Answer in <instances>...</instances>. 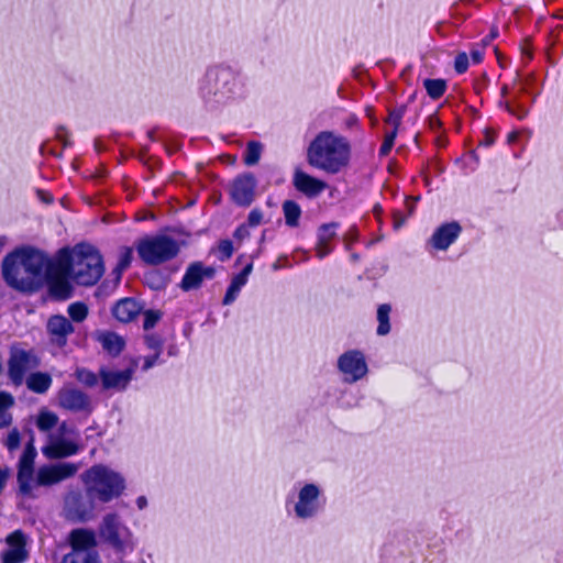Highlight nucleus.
Returning <instances> with one entry per match:
<instances>
[{
    "mask_svg": "<svg viewBox=\"0 0 563 563\" xmlns=\"http://www.w3.org/2000/svg\"><path fill=\"white\" fill-rule=\"evenodd\" d=\"M49 264L44 252L32 246H21L4 256L2 276L13 289L33 292L41 286L44 268Z\"/></svg>",
    "mask_w": 563,
    "mask_h": 563,
    "instance_id": "f257e3e1",
    "label": "nucleus"
},
{
    "mask_svg": "<svg viewBox=\"0 0 563 563\" xmlns=\"http://www.w3.org/2000/svg\"><path fill=\"white\" fill-rule=\"evenodd\" d=\"M352 145L347 137L333 131H321L309 143L306 152L308 165L328 175H338L351 164Z\"/></svg>",
    "mask_w": 563,
    "mask_h": 563,
    "instance_id": "f03ea898",
    "label": "nucleus"
},
{
    "mask_svg": "<svg viewBox=\"0 0 563 563\" xmlns=\"http://www.w3.org/2000/svg\"><path fill=\"white\" fill-rule=\"evenodd\" d=\"M58 258H68L73 266V279L80 286L96 285L104 273L103 260L99 251L88 244L79 243L73 251L63 247L58 252Z\"/></svg>",
    "mask_w": 563,
    "mask_h": 563,
    "instance_id": "7ed1b4c3",
    "label": "nucleus"
},
{
    "mask_svg": "<svg viewBox=\"0 0 563 563\" xmlns=\"http://www.w3.org/2000/svg\"><path fill=\"white\" fill-rule=\"evenodd\" d=\"M86 493L91 499L107 504L125 490V478L104 464H95L84 473Z\"/></svg>",
    "mask_w": 563,
    "mask_h": 563,
    "instance_id": "20e7f679",
    "label": "nucleus"
},
{
    "mask_svg": "<svg viewBox=\"0 0 563 563\" xmlns=\"http://www.w3.org/2000/svg\"><path fill=\"white\" fill-rule=\"evenodd\" d=\"M100 543L112 550L119 559L134 551L133 533L115 512L107 514L98 527Z\"/></svg>",
    "mask_w": 563,
    "mask_h": 563,
    "instance_id": "39448f33",
    "label": "nucleus"
},
{
    "mask_svg": "<svg viewBox=\"0 0 563 563\" xmlns=\"http://www.w3.org/2000/svg\"><path fill=\"white\" fill-rule=\"evenodd\" d=\"M134 247L140 260L151 266L172 261L180 251L178 242L166 234L144 235L135 241Z\"/></svg>",
    "mask_w": 563,
    "mask_h": 563,
    "instance_id": "423d86ee",
    "label": "nucleus"
},
{
    "mask_svg": "<svg viewBox=\"0 0 563 563\" xmlns=\"http://www.w3.org/2000/svg\"><path fill=\"white\" fill-rule=\"evenodd\" d=\"M73 266L68 258H57L51 263L46 271L48 294L56 301H65L73 297L74 287L69 282L73 278Z\"/></svg>",
    "mask_w": 563,
    "mask_h": 563,
    "instance_id": "0eeeda50",
    "label": "nucleus"
},
{
    "mask_svg": "<svg viewBox=\"0 0 563 563\" xmlns=\"http://www.w3.org/2000/svg\"><path fill=\"white\" fill-rule=\"evenodd\" d=\"M37 455L33 438L25 444L24 451L19 460L16 481L19 493L22 496L32 495V482L34 477V462Z\"/></svg>",
    "mask_w": 563,
    "mask_h": 563,
    "instance_id": "6e6552de",
    "label": "nucleus"
},
{
    "mask_svg": "<svg viewBox=\"0 0 563 563\" xmlns=\"http://www.w3.org/2000/svg\"><path fill=\"white\" fill-rule=\"evenodd\" d=\"M257 180L253 173L236 176L230 188L231 200L239 207H249L255 199Z\"/></svg>",
    "mask_w": 563,
    "mask_h": 563,
    "instance_id": "1a4fd4ad",
    "label": "nucleus"
},
{
    "mask_svg": "<svg viewBox=\"0 0 563 563\" xmlns=\"http://www.w3.org/2000/svg\"><path fill=\"white\" fill-rule=\"evenodd\" d=\"M291 184L296 191L308 199L318 198L329 187L325 180L310 175L299 166L294 169Z\"/></svg>",
    "mask_w": 563,
    "mask_h": 563,
    "instance_id": "9d476101",
    "label": "nucleus"
},
{
    "mask_svg": "<svg viewBox=\"0 0 563 563\" xmlns=\"http://www.w3.org/2000/svg\"><path fill=\"white\" fill-rule=\"evenodd\" d=\"M338 367L349 383L357 382L367 373V364L364 354L358 350H350L338 360Z\"/></svg>",
    "mask_w": 563,
    "mask_h": 563,
    "instance_id": "9b49d317",
    "label": "nucleus"
},
{
    "mask_svg": "<svg viewBox=\"0 0 563 563\" xmlns=\"http://www.w3.org/2000/svg\"><path fill=\"white\" fill-rule=\"evenodd\" d=\"M216 276V268L206 266L202 262L196 261L190 263L179 283V287L184 291H191L199 289L205 279H213Z\"/></svg>",
    "mask_w": 563,
    "mask_h": 563,
    "instance_id": "f8f14e48",
    "label": "nucleus"
},
{
    "mask_svg": "<svg viewBox=\"0 0 563 563\" xmlns=\"http://www.w3.org/2000/svg\"><path fill=\"white\" fill-rule=\"evenodd\" d=\"M320 489L316 484H305L299 490L295 514L298 518L307 519L317 515L319 510Z\"/></svg>",
    "mask_w": 563,
    "mask_h": 563,
    "instance_id": "ddd939ff",
    "label": "nucleus"
},
{
    "mask_svg": "<svg viewBox=\"0 0 563 563\" xmlns=\"http://www.w3.org/2000/svg\"><path fill=\"white\" fill-rule=\"evenodd\" d=\"M32 354L22 349H12L8 360V376L14 386H21L26 372L35 366L31 364Z\"/></svg>",
    "mask_w": 563,
    "mask_h": 563,
    "instance_id": "4468645a",
    "label": "nucleus"
},
{
    "mask_svg": "<svg viewBox=\"0 0 563 563\" xmlns=\"http://www.w3.org/2000/svg\"><path fill=\"white\" fill-rule=\"evenodd\" d=\"M58 404L62 408L71 412H86L93 410L90 397L78 388H62L58 393Z\"/></svg>",
    "mask_w": 563,
    "mask_h": 563,
    "instance_id": "2eb2a0df",
    "label": "nucleus"
},
{
    "mask_svg": "<svg viewBox=\"0 0 563 563\" xmlns=\"http://www.w3.org/2000/svg\"><path fill=\"white\" fill-rule=\"evenodd\" d=\"M76 472L77 466L73 463L44 465L37 472L36 484L40 486H51L74 476Z\"/></svg>",
    "mask_w": 563,
    "mask_h": 563,
    "instance_id": "dca6fc26",
    "label": "nucleus"
},
{
    "mask_svg": "<svg viewBox=\"0 0 563 563\" xmlns=\"http://www.w3.org/2000/svg\"><path fill=\"white\" fill-rule=\"evenodd\" d=\"M134 369L111 371L107 367L99 369L102 390L124 391L133 378Z\"/></svg>",
    "mask_w": 563,
    "mask_h": 563,
    "instance_id": "f3484780",
    "label": "nucleus"
},
{
    "mask_svg": "<svg viewBox=\"0 0 563 563\" xmlns=\"http://www.w3.org/2000/svg\"><path fill=\"white\" fill-rule=\"evenodd\" d=\"M462 227L457 221L441 224L430 238V244L439 251L448 250L460 236Z\"/></svg>",
    "mask_w": 563,
    "mask_h": 563,
    "instance_id": "a211bd4d",
    "label": "nucleus"
},
{
    "mask_svg": "<svg viewBox=\"0 0 563 563\" xmlns=\"http://www.w3.org/2000/svg\"><path fill=\"white\" fill-rule=\"evenodd\" d=\"M75 331L70 320L63 314H54L47 321V332L60 347L67 344V338Z\"/></svg>",
    "mask_w": 563,
    "mask_h": 563,
    "instance_id": "6ab92c4d",
    "label": "nucleus"
},
{
    "mask_svg": "<svg viewBox=\"0 0 563 563\" xmlns=\"http://www.w3.org/2000/svg\"><path fill=\"white\" fill-rule=\"evenodd\" d=\"M93 500L88 495L84 496L81 493H75L67 500L68 511L77 520L86 521L92 516Z\"/></svg>",
    "mask_w": 563,
    "mask_h": 563,
    "instance_id": "aec40b11",
    "label": "nucleus"
},
{
    "mask_svg": "<svg viewBox=\"0 0 563 563\" xmlns=\"http://www.w3.org/2000/svg\"><path fill=\"white\" fill-rule=\"evenodd\" d=\"M68 541L71 550L80 551H96L95 548L98 544L96 533L92 530L85 528L71 530Z\"/></svg>",
    "mask_w": 563,
    "mask_h": 563,
    "instance_id": "412c9836",
    "label": "nucleus"
},
{
    "mask_svg": "<svg viewBox=\"0 0 563 563\" xmlns=\"http://www.w3.org/2000/svg\"><path fill=\"white\" fill-rule=\"evenodd\" d=\"M141 311V307L133 298H122L112 307V316L122 323H129L134 320Z\"/></svg>",
    "mask_w": 563,
    "mask_h": 563,
    "instance_id": "4be33fe9",
    "label": "nucleus"
},
{
    "mask_svg": "<svg viewBox=\"0 0 563 563\" xmlns=\"http://www.w3.org/2000/svg\"><path fill=\"white\" fill-rule=\"evenodd\" d=\"M79 451L78 445L65 439L53 441L42 449L43 454L51 460H58L77 454Z\"/></svg>",
    "mask_w": 563,
    "mask_h": 563,
    "instance_id": "5701e85b",
    "label": "nucleus"
},
{
    "mask_svg": "<svg viewBox=\"0 0 563 563\" xmlns=\"http://www.w3.org/2000/svg\"><path fill=\"white\" fill-rule=\"evenodd\" d=\"M339 227L336 222H330L322 224L318 230V241L316 246L317 256L322 260L328 256L333 249L330 243L336 235L335 230Z\"/></svg>",
    "mask_w": 563,
    "mask_h": 563,
    "instance_id": "b1692460",
    "label": "nucleus"
},
{
    "mask_svg": "<svg viewBox=\"0 0 563 563\" xmlns=\"http://www.w3.org/2000/svg\"><path fill=\"white\" fill-rule=\"evenodd\" d=\"M253 269V263H249L244 268L238 273L228 286L222 303L228 306L231 305L238 297L241 288L247 283V277Z\"/></svg>",
    "mask_w": 563,
    "mask_h": 563,
    "instance_id": "393cba45",
    "label": "nucleus"
},
{
    "mask_svg": "<svg viewBox=\"0 0 563 563\" xmlns=\"http://www.w3.org/2000/svg\"><path fill=\"white\" fill-rule=\"evenodd\" d=\"M102 349L111 356H119L125 349L124 339L115 332L106 331L98 336Z\"/></svg>",
    "mask_w": 563,
    "mask_h": 563,
    "instance_id": "a878e982",
    "label": "nucleus"
},
{
    "mask_svg": "<svg viewBox=\"0 0 563 563\" xmlns=\"http://www.w3.org/2000/svg\"><path fill=\"white\" fill-rule=\"evenodd\" d=\"M52 377L47 373L35 372L30 374L26 378V386L30 390L36 394L46 393L52 385Z\"/></svg>",
    "mask_w": 563,
    "mask_h": 563,
    "instance_id": "bb28decb",
    "label": "nucleus"
},
{
    "mask_svg": "<svg viewBox=\"0 0 563 563\" xmlns=\"http://www.w3.org/2000/svg\"><path fill=\"white\" fill-rule=\"evenodd\" d=\"M282 208L286 225L289 228H297L302 213L299 203L295 200L287 199L283 202Z\"/></svg>",
    "mask_w": 563,
    "mask_h": 563,
    "instance_id": "cd10ccee",
    "label": "nucleus"
},
{
    "mask_svg": "<svg viewBox=\"0 0 563 563\" xmlns=\"http://www.w3.org/2000/svg\"><path fill=\"white\" fill-rule=\"evenodd\" d=\"M62 563H100L97 551L70 550L65 554Z\"/></svg>",
    "mask_w": 563,
    "mask_h": 563,
    "instance_id": "c85d7f7f",
    "label": "nucleus"
},
{
    "mask_svg": "<svg viewBox=\"0 0 563 563\" xmlns=\"http://www.w3.org/2000/svg\"><path fill=\"white\" fill-rule=\"evenodd\" d=\"M423 87H424L428 96L432 100H438L445 93V91L448 89V84H446V80L442 79V78H437V79L427 78L423 81Z\"/></svg>",
    "mask_w": 563,
    "mask_h": 563,
    "instance_id": "c756f323",
    "label": "nucleus"
},
{
    "mask_svg": "<svg viewBox=\"0 0 563 563\" xmlns=\"http://www.w3.org/2000/svg\"><path fill=\"white\" fill-rule=\"evenodd\" d=\"M391 312V306L389 303H382L377 308V334L378 335H386L390 332V322H389V316Z\"/></svg>",
    "mask_w": 563,
    "mask_h": 563,
    "instance_id": "7c9ffc66",
    "label": "nucleus"
},
{
    "mask_svg": "<svg viewBox=\"0 0 563 563\" xmlns=\"http://www.w3.org/2000/svg\"><path fill=\"white\" fill-rule=\"evenodd\" d=\"M263 146L258 141H250L243 154V162L246 166L256 165L260 162Z\"/></svg>",
    "mask_w": 563,
    "mask_h": 563,
    "instance_id": "2f4dec72",
    "label": "nucleus"
},
{
    "mask_svg": "<svg viewBox=\"0 0 563 563\" xmlns=\"http://www.w3.org/2000/svg\"><path fill=\"white\" fill-rule=\"evenodd\" d=\"M75 377L80 384H82L84 386H86L88 388L96 387L100 379L99 373L96 374L86 367H78L75 371Z\"/></svg>",
    "mask_w": 563,
    "mask_h": 563,
    "instance_id": "473e14b6",
    "label": "nucleus"
},
{
    "mask_svg": "<svg viewBox=\"0 0 563 563\" xmlns=\"http://www.w3.org/2000/svg\"><path fill=\"white\" fill-rule=\"evenodd\" d=\"M29 553L26 549H8L1 554L2 563H23L27 560Z\"/></svg>",
    "mask_w": 563,
    "mask_h": 563,
    "instance_id": "72a5a7b5",
    "label": "nucleus"
},
{
    "mask_svg": "<svg viewBox=\"0 0 563 563\" xmlns=\"http://www.w3.org/2000/svg\"><path fill=\"white\" fill-rule=\"evenodd\" d=\"M407 112V104H400L396 108L388 110V117L386 118L385 122L393 125L391 131H396L398 133V130L401 125L402 118L405 117Z\"/></svg>",
    "mask_w": 563,
    "mask_h": 563,
    "instance_id": "f704fd0d",
    "label": "nucleus"
},
{
    "mask_svg": "<svg viewBox=\"0 0 563 563\" xmlns=\"http://www.w3.org/2000/svg\"><path fill=\"white\" fill-rule=\"evenodd\" d=\"M67 312L74 322H82L89 313L88 306L82 301H76L68 306Z\"/></svg>",
    "mask_w": 563,
    "mask_h": 563,
    "instance_id": "c9c22d12",
    "label": "nucleus"
},
{
    "mask_svg": "<svg viewBox=\"0 0 563 563\" xmlns=\"http://www.w3.org/2000/svg\"><path fill=\"white\" fill-rule=\"evenodd\" d=\"M133 260V247L124 246L122 247L119 256V261L117 263V266L114 268V272L118 273V276L120 277L122 272L126 271L132 263Z\"/></svg>",
    "mask_w": 563,
    "mask_h": 563,
    "instance_id": "e433bc0d",
    "label": "nucleus"
},
{
    "mask_svg": "<svg viewBox=\"0 0 563 563\" xmlns=\"http://www.w3.org/2000/svg\"><path fill=\"white\" fill-rule=\"evenodd\" d=\"M58 422V417L52 411L40 412L36 421V426L41 431H49Z\"/></svg>",
    "mask_w": 563,
    "mask_h": 563,
    "instance_id": "4c0bfd02",
    "label": "nucleus"
},
{
    "mask_svg": "<svg viewBox=\"0 0 563 563\" xmlns=\"http://www.w3.org/2000/svg\"><path fill=\"white\" fill-rule=\"evenodd\" d=\"M10 549H26V540L22 530H15L7 537Z\"/></svg>",
    "mask_w": 563,
    "mask_h": 563,
    "instance_id": "58836bf2",
    "label": "nucleus"
},
{
    "mask_svg": "<svg viewBox=\"0 0 563 563\" xmlns=\"http://www.w3.org/2000/svg\"><path fill=\"white\" fill-rule=\"evenodd\" d=\"M397 134L398 133L396 131H390V132L386 133L384 141L378 151V155L380 157L387 156L390 153V151L395 144Z\"/></svg>",
    "mask_w": 563,
    "mask_h": 563,
    "instance_id": "ea45409f",
    "label": "nucleus"
},
{
    "mask_svg": "<svg viewBox=\"0 0 563 563\" xmlns=\"http://www.w3.org/2000/svg\"><path fill=\"white\" fill-rule=\"evenodd\" d=\"M162 318V313L158 310H146L144 313L143 328L144 330L153 329Z\"/></svg>",
    "mask_w": 563,
    "mask_h": 563,
    "instance_id": "a19ab883",
    "label": "nucleus"
},
{
    "mask_svg": "<svg viewBox=\"0 0 563 563\" xmlns=\"http://www.w3.org/2000/svg\"><path fill=\"white\" fill-rule=\"evenodd\" d=\"M145 344L153 352H162L164 341L159 334L151 333L145 335Z\"/></svg>",
    "mask_w": 563,
    "mask_h": 563,
    "instance_id": "79ce46f5",
    "label": "nucleus"
},
{
    "mask_svg": "<svg viewBox=\"0 0 563 563\" xmlns=\"http://www.w3.org/2000/svg\"><path fill=\"white\" fill-rule=\"evenodd\" d=\"M21 444V434L19 432V430L16 428L12 429L8 437H7V440L4 442V445L7 446V449L12 452L14 450H16Z\"/></svg>",
    "mask_w": 563,
    "mask_h": 563,
    "instance_id": "37998d69",
    "label": "nucleus"
},
{
    "mask_svg": "<svg viewBox=\"0 0 563 563\" xmlns=\"http://www.w3.org/2000/svg\"><path fill=\"white\" fill-rule=\"evenodd\" d=\"M468 57L465 52H460L454 58V70L462 75L468 69Z\"/></svg>",
    "mask_w": 563,
    "mask_h": 563,
    "instance_id": "c03bdc74",
    "label": "nucleus"
},
{
    "mask_svg": "<svg viewBox=\"0 0 563 563\" xmlns=\"http://www.w3.org/2000/svg\"><path fill=\"white\" fill-rule=\"evenodd\" d=\"M218 249L220 252V255H219L220 261H227L233 255L234 247H233V243L231 240H228V239L221 240Z\"/></svg>",
    "mask_w": 563,
    "mask_h": 563,
    "instance_id": "a18cd8bd",
    "label": "nucleus"
},
{
    "mask_svg": "<svg viewBox=\"0 0 563 563\" xmlns=\"http://www.w3.org/2000/svg\"><path fill=\"white\" fill-rule=\"evenodd\" d=\"M263 221V211L260 208H254L250 211L247 216V227L255 228L260 225Z\"/></svg>",
    "mask_w": 563,
    "mask_h": 563,
    "instance_id": "49530a36",
    "label": "nucleus"
},
{
    "mask_svg": "<svg viewBox=\"0 0 563 563\" xmlns=\"http://www.w3.org/2000/svg\"><path fill=\"white\" fill-rule=\"evenodd\" d=\"M14 405V398L10 393L0 391V416Z\"/></svg>",
    "mask_w": 563,
    "mask_h": 563,
    "instance_id": "de8ad7c7",
    "label": "nucleus"
},
{
    "mask_svg": "<svg viewBox=\"0 0 563 563\" xmlns=\"http://www.w3.org/2000/svg\"><path fill=\"white\" fill-rule=\"evenodd\" d=\"M496 133L493 130L485 129L483 139L479 141L478 146L489 147L496 142Z\"/></svg>",
    "mask_w": 563,
    "mask_h": 563,
    "instance_id": "09e8293b",
    "label": "nucleus"
},
{
    "mask_svg": "<svg viewBox=\"0 0 563 563\" xmlns=\"http://www.w3.org/2000/svg\"><path fill=\"white\" fill-rule=\"evenodd\" d=\"M485 55V47L481 46H474L470 51L471 59L474 64H481L484 59Z\"/></svg>",
    "mask_w": 563,
    "mask_h": 563,
    "instance_id": "8fccbe9b",
    "label": "nucleus"
},
{
    "mask_svg": "<svg viewBox=\"0 0 563 563\" xmlns=\"http://www.w3.org/2000/svg\"><path fill=\"white\" fill-rule=\"evenodd\" d=\"M162 352H154L152 355H147L144 357V363L142 365V371L146 372L157 364Z\"/></svg>",
    "mask_w": 563,
    "mask_h": 563,
    "instance_id": "3c124183",
    "label": "nucleus"
},
{
    "mask_svg": "<svg viewBox=\"0 0 563 563\" xmlns=\"http://www.w3.org/2000/svg\"><path fill=\"white\" fill-rule=\"evenodd\" d=\"M498 35H499L498 26L493 25L489 30V33L482 38L481 45L486 48L494 40H496L498 37Z\"/></svg>",
    "mask_w": 563,
    "mask_h": 563,
    "instance_id": "603ef678",
    "label": "nucleus"
},
{
    "mask_svg": "<svg viewBox=\"0 0 563 563\" xmlns=\"http://www.w3.org/2000/svg\"><path fill=\"white\" fill-rule=\"evenodd\" d=\"M528 109H526L521 104H517L516 107L512 106V113L510 114L516 117L518 120L522 121L528 117Z\"/></svg>",
    "mask_w": 563,
    "mask_h": 563,
    "instance_id": "864d4df0",
    "label": "nucleus"
},
{
    "mask_svg": "<svg viewBox=\"0 0 563 563\" xmlns=\"http://www.w3.org/2000/svg\"><path fill=\"white\" fill-rule=\"evenodd\" d=\"M420 197H407L405 200V206L408 211V216L411 217L416 211V205L419 201Z\"/></svg>",
    "mask_w": 563,
    "mask_h": 563,
    "instance_id": "5fc2aeb1",
    "label": "nucleus"
},
{
    "mask_svg": "<svg viewBox=\"0 0 563 563\" xmlns=\"http://www.w3.org/2000/svg\"><path fill=\"white\" fill-rule=\"evenodd\" d=\"M360 120L358 117L354 113L349 114L344 120V125L346 129H353L358 126Z\"/></svg>",
    "mask_w": 563,
    "mask_h": 563,
    "instance_id": "6e6d98bb",
    "label": "nucleus"
},
{
    "mask_svg": "<svg viewBox=\"0 0 563 563\" xmlns=\"http://www.w3.org/2000/svg\"><path fill=\"white\" fill-rule=\"evenodd\" d=\"M234 238L235 239H239V240H242L246 236H249V230H247V225L245 223L243 224H240L235 231H234Z\"/></svg>",
    "mask_w": 563,
    "mask_h": 563,
    "instance_id": "4d7b16f0",
    "label": "nucleus"
},
{
    "mask_svg": "<svg viewBox=\"0 0 563 563\" xmlns=\"http://www.w3.org/2000/svg\"><path fill=\"white\" fill-rule=\"evenodd\" d=\"M428 123H429V128L431 130H438L441 128L442 123L438 117L437 113H433L431 115L428 117Z\"/></svg>",
    "mask_w": 563,
    "mask_h": 563,
    "instance_id": "13d9d810",
    "label": "nucleus"
},
{
    "mask_svg": "<svg viewBox=\"0 0 563 563\" xmlns=\"http://www.w3.org/2000/svg\"><path fill=\"white\" fill-rule=\"evenodd\" d=\"M406 222V217H404L402 212L397 210L394 211V227L396 229L400 228Z\"/></svg>",
    "mask_w": 563,
    "mask_h": 563,
    "instance_id": "bf43d9fd",
    "label": "nucleus"
},
{
    "mask_svg": "<svg viewBox=\"0 0 563 563\" xmlns=\"http://www.w3.org/2000/svg\"><path fill=\"white\" fill-rule=\"evenodd\" d=\"M8 478H9V470L8 468H4V470L0 468V494L4 489Z\"/></svg>",
    "mask_w": 563,
    "mask_h": 563,
    "instance_id": "052dcab7",
    "label": "nucleus"
},
{
    "mask_svg": "<svg viewBox=\"0 0 563 563\" xmlns=\"http://www.w3.org/2000/svg\"><path fill=\"white\" fill-rule=\"evenodd\" d=\"M498 108L507 111L508 113H512V104L506 100L505 98H500L498 101Z\"/></svg>",
    "mask_w": 563,
    "mask_h": 563,
    "instance_id": "680f3d73",
    "label": "nucleus"
},
{
    "mask_svg": "<svg viewBox=\"0 0 563 563\" xmlns=\"http://www.w3.org/2000/svg\"><path fill=\"white\" fill-rule=\"evenodd\" d=\"M12 422L11 415H9L7 411L3 412V416H0V429L9 427Z\"/></svg>",
    "mask_w": 563,
    "mask_h": 563,
    "instance_id": "e2e57ef3",
    "label": "nucleus"
},
{
    "mask_svg": "<svg viewBox=\"0 0 563 563\" xmlns=\"http://www.w3.org/2000/svg\"><path fill=\"white\" fill-rule=\"evenodd\" d=\"M136 504H137V507H139L140 509H143V508L146 506V504H147L146 498H145L144 496H140V497L136 499Z\"/></svg>",
    "mask_w": 563,
    "mask_h": 563,
    "instance_id": "0e129e2a",
    "label": "nucleus"
},
{
    "mask_svg": "<svg viewBox=\"0 0 563 563\" xmlns=\"http://www.w3.org/2000/svg\"><path fill=\"white\" fill-rule=\"evenodd\" d=\"M508 92H509V88H508V86H507L506 84H505V85H503V86H501V88H500V97H501V98H506V96L508 95Z\"/></svg>",
    "mask_w": 563,
    "mask_h": 563,
    "instance_id": "69168bd1",
    "label": "nucleus"
},
{
    "mask_svg": "<svg viewBox=\"0 0 563 563\" xmlns=\"http://www.w3.org/2000/svg\"><path fill=\"white\" fill-rule=\"evenodd\" d=\"M518 139V133L517 132H510L507 136V141L508 143H511L514 141H516Z\"/></svg>",
    "mask_w": 563,
    "mask_h": 563,
    "instance_id": "338daca9",
    "label": "nucleus"
},
{
    "mask_svg": "<svg viewBox=\"0 0 563 563\" xmlns=\"http://www.w3.org/2000/svg\"><path fill=\"white\" fill-rule=\"evenodd\" d=\"M523 54H527L528 57L531 59L532 58V53L528 49H522Z\"/></svg>",
    "mask_w": 563,
    "mask_h": 563,
    "instance_id": "774afa93",
    "label": "nucleus"
}]
</instances>
